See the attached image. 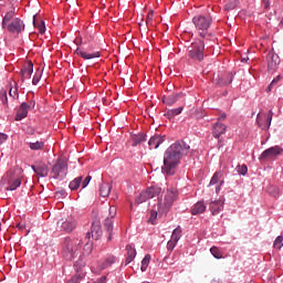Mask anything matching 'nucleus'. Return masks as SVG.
Listing matches in <instances>:
<instances>
[{"mask_svg": "<svg viewBox=\"0 0 283 283\" xmlns=\"http://www.w3.org/2000/svg\"><path fill=\"white\" fill-rule=\"evenodd\" d=\"M190 151V146L185 142H177L172 144L164 155V166L161 167L163 172L167 176H174L180 160L184 156H187Z\"/></svg>", "mask_w": 283, "mask_h": 283, "instance_id": "1", "label": "nucleus"}, {"mask_svg": "<svg viewBox=\"0 0 283 283\" xmlns=\"http://www.w3.org/2000/svg\"><path fill=\"white\" fill-rule=\"evenodd\" d=\"M82 244L83 242H82V239L80 238H74V239L66 238L64 240L63 250H62L63 256L67 261L73 260L75 256L78 255Z\"/></svg>", "mask_w": 283, "mask_h": 283, "instance_id": "2", "label": "nucleus"}, {"mask_svg": "<svg viewBox=\"0 0 283 283\" xmlns=\"http://www.w3.org/2000/svg\"><path fill=\"white\" fill-rule=\"evenodd\" d=\"M178 198V191L175 188H168L164 191V198H158V212L164 214L169 211V209L172 207L174 202Z\"/></svg>", "mask_w": 283, "mask_h": 283, "instance_id": "3", "label": "nucleus"}, {"mask_svg": "<svg viewBox=\"0 0 283 283\" xmlns=\"http://www.w3.org/2000/svg\"><path fill=\"white\" fill-rule=\"evenodd\" d=\"M192 23L202 39L210 36L209 29L212 24V18L210 15H196L192 18Z\"/></svg>", "mask_w": 283, "mask_h": 283, "instance_id": "4", "label": "nucleus"}, {"mask_svg": "<svg viewBox=\"0 0 283 283\" xmlns=\"http://www.w3.org/2000/svg\"><path fill=\"white\" fill-rule=\"evenodd\" d=\"M21 172L22 171L20 169L9 170L7 171V175L2 177V180H4V182H7V185L9 186L7 188V191H15L18 188L21 187V182H22Z\"/></svg>", "mask_w": 283, "mask_h": 283, "instance_id": "5", "label": "nucleus"}, {"mask_svg": "<svg viewBox=\"0 0 283 283\" xmlns=\"http://www.w3.org/2000/svg\"><path fill=\"white\" fill-rule=\"evenodd\" d=\"M189 57L201 62L205 59V42L202 40H196V42H192L190 49H189Z\"/></svg>", "mask_w": 283, "mask_h": 283, "instance_id": "6", "label": "nucleus"}, {"mask_svg": "<svg viewBox=\"0 0 283 283\" xmlns=\"http://www.w3.org/2000/svg\"><path fill=\"white\" fill-rule=\"evenodd\" d=\"M160 192H161L160 187H157V186L149 187L139 193V197L135 199V202L137 205H142L143 202H146L147 200L154 199L155 197L159 196Z\"/></svg>", "mask_w": 283, "mask_h": 283, "instance_id": "7", "label": "nucleus"}, {"mask_svg": "<svg viewBox=\"0 0 283 283\" xmlns=\"http://www.w3.org/2000/svg\"><path fill=\"white\" fill-rule=\"evenodd\" d=\"M117 216V208L115 206H109L108 216L104 220V227L108 232L107 241H112L114 232V218Z\"/></svg>", "mask_w": 283, "mask_h": 283, "instance_id": "8", "label": "nucleus"}, {"mask_svg": "<svg viewBox=\"0 0 283 283\" xmlns=\"http://www.w3.org/2000/svg\"><path fill=\"white\" fill-rule=\"evenodd\" d=\"M51 176L56 180H63L67 176V163L59 159L52 168Z\"/></svg>", "mask_w": 283, "mask_h": 283, "instance_id": "9", "label": "nucleus"}, {"mask_svg": "<svg viewBox=\"0 0 283 283\" xmlns=\"http://www.w3.org/2000/svg\"><path fill=\"white\" fill-rule=\"evenodd\" d=\"M24 30L25 24L20 18L12 19L9 25H7V31H9V33L19 34Z\"/></svg>", "mask_w": 283, "mask_h": 283, "instance_id": "10", "label": "nucleus"}, {"mask_svg": "<svg viewBox=\"0 0 283 283\" xmlns=\"http://www.w3.org/2000/svg\"><path fill=\"white\" fill-rule=\"evenodd\" d=\"M57 227L61 229V231L71 233L76 228V221L75 219H72V217H67V219H61L57 221Z\"/></svg>", "mask_w": 283, "mask_h": 283, "instance_id": "11", "label": "nucleus"}, {"mask_svg": "<svg viewBox=\"0 0 283 283\" xmlns=\"http://www.w3.org/2000/svg\"><path fill=\"white\" fill-rule=\"evenodd\" d=\"M272 118H273V111L268 112V115L258 114L256 123L259 124L260 128H262L263 130H268L271 126Z\"/></svg>", "mask_w": 283, "mask_h": 283, "instance_id": "12", "label": "nucleus"}, {"mask_svg": "<svg viewBox=\"0 0 283 283\" xmlns=\"http://www.w3.org/2000/svg\"><path fill=\"white\" fill-rule=\"evenodd\" d=\"M223 176L222 171H216L210 179L209 186H216V193H220L221 187L224 185Z\"/></svg>", "mask_w": 283, "mask_h": 283, "instance_id": "13", "label": "nucleus"}, {"mask_svg": "<svg viewBox=\"0 0 283 283\" xmlns=\"http://www.w3.org/2000/svg\"><path fill=\"white\" fill-rule=\"evenodd\" d=\"M103 235V230L99 221H93V226H91V232L87 233L86 238H93L95 240H99Z\"/></svg>", "mask_w": 283, "mask_h": 283, "instance_id": "14", "label": "nucleus"}, {"mask_svg": "<svg viewBox=\"0 0 283 283\" xmlns=\"http://www.w3.org/2000/svg\"><path fill=\"white\" fill-rule=\"evenodd\" d=\"M281 63V59L277 54L270 52L268 53V70L274 72L277 70Z\"/></svg>", "mask_w": 283, "mask_h": 283, "instance_id": "15", "label": "nucleus"}, {"mask_svg": "<svg viewBox=\"0 0 283 283\" xmlns=\"http://www.w3.org/2000/svg\"><path fill=\"white\" fill-rule=\"evenodd\" d=\"M31 168L36 174V176H40V178H48V175L50 174V168L45 164H36L32 165Z\"/></svg>", "mask_w": 283, "mask_h": 283, "instance_id": "16", "label": "nucleus"}, {"mask_svg": "<svg viewBox=\"0 0 283 283\" xmlns=\"http://www.w3.org/2000/svg\"><path fill=\"white\" fill-rule=\"evenodd\" d=\"M34 72V64L32 62L27 63L20 71L21 81L24 82L28 78H31Z\"/></svg>", "mask_w": 283, "mask_h": 283, "instance_id": "17", "label": "nucleus"}, {"mask_svg": "<svg viewBox=\"0 0 283 283\" xmlns=\"http://www.w3.org/2000/svg\"><path fill=\"white\" fill-rule=\"evenodd\" d=\"M75 54L80 55L84 60H93L101 57L99 52H92L91 49L83 51V49H76Z\"/></svg>", "mask_w": 283, "mask_h": 283, "instance_id": "18", "label": "nucleus"}, {"mask_svg": "<svg viewBox=\"0 0 283 283\" xmlns=\"http://www.w3.org/2000/svg\"><path fill=\"white\" fill-rule=\"evenodd\" d=\"M29 109H30V106L28 103H21V105L17 112V115L14 117V120L21 122L22 119L27 118L28 114H29Z\"/></svg>", "mask_w": 283, "mask_h": 283, "instance_id": "19", "label": "nucleus"}, {"mask_svg": "<svg viewBox=\"0 0 283 283\" xmlns=\"http://www.w3.org/2000/svg\"><path fill=\"white\" fill-rule=\"evenodd\" d=\"M166 140V135H154L148 142L150 149H157Z\"/></svg>", "mask_w": 283, "mask_h": 283, "instance_id": "20", "label": "nucleus"}, {"mask_svg": "<svg viewBox=\"0 0 283 283\" xmlns=\"http://www.w3.org/2000/svg\"><path fill=\"white\" fill-rule=\"evenodd\" d=\"M283 153V148L275 146L272 148H268L261 156L262 159L272 158L281 155Z\"/></svg>", "mask_w": 283, "mask_h": 283, "instance_id": "21", "label": "nucleus"}, {"mask_svg": "<svg viewBox=\"0 0 283 283\" xmlns=\"http://www.w3.org/2000/svg\"><path fill=\"white\" fill-rule=\"evenodd\" d=\"M207 210V206L205 205L203 201H198L196 202L192 207H191V210H190V213L192 216H199V214H202L205 213Z\"/></svg>", "mask_w": 283, "mask_h": 283, "instance_id": "22", "label": "nucleus"}, {"mask_svg": "<svg viewBox=\"0 0 283 283\" xmlns=\"http://www.w3.org/2000/svg\"><path fill=\"white\" fill-rule=\"evenodd\" d=\"M224 208V200H216L210 203V211L212 216H218Z\"/></svg>", "mask_w": 283, "mask_h": 283, "instance_id": "23", "label": "nucleus"}, {"mask_svg": "<svg viewBox=\"0 0 283 283\" xmlns=\"http://www.w3.org/2000/svg\"><path fill=\"white\" fill-rule=\"evenodd\" d=\"M224 133H227V125L222 123H216L213 125L212 135L214 138H220Z\"/></svg>", "mask_w": 283, "mask_h": 283, "instance_id": "24", "label": "nucleus"}, {"mask_svg": "<svg viewBox=\"0 0 283 283\" xmlns=\"http://www.w3.org/2000/svg\"><path fill=\"white\" fill-rule=\"evenodd\" d=\"M112 185L108 182H104L99 186V196L102 198H107L111 195Z\"/></svg>", "mask_w": 283, "mask_h": 283, "instance_id": "25", "label": "nucleus"}, {"mask_svg": "<svg viewBox=\"0 0 283 283\" xmlns=\"http://www.w3.org/2000/svg\"><path fill=\"white\" fill-rule=\"evenodd\" d=\"M116 258L114 255L107 256L103 263L98 265L99 271H104V269H108L112 264H115Z\"/></svg>", "mask_w": 283, "mask_h": 283, "instance_id": "26", "label": "nucleus"}, {"mask_svg": "<svg viewBox=\"0 0 283 283\" xmlns=\"http://www.w3.org/2000/svg\"><path fill=\"white\" fill-rule=\"evenodd\" d=\"M33 27L38 29L41 34H44L46 32L45 22L43 20L38 22L35 15H33Z\"/></svg>", "mask_w": 283, "mask_h": 283, "instance_id": "27", "label": "nucleus"}, {"mask_svg": "<svg viewBox=\"0 0 283 283\" xmlns=\"http://www.w3.org/2000/svg\"><path fill=\"white\" fill-rule=\"evenodd\" d=\"M127 250V258H126V264H130L136 259V249L128 245L126 247Z\"/></svg>", "mask_w": 283, "mask_h": 283, "instance_id": "28", "label": "nucleus"}, {"mask_svg": "<svg viewBox=\"0 0 283 283\" xmlns=\"http://www.w3.org/2000/svg\"><path fill=\"white\" fill-rule=\"evenodd\" d=\"M132 140H133V146L136 147L143 144L144 142H146V135H144V133H139L138 135H133Z\"/></svg>", "mask_w": 283, "mask_h": 283, "instance_id": "29", "label": "nucleus"}, {"mask_svg": "<svg viewBox=\"0 0 283 283\" xmlns=\"http://www.w3.org/2000/svg\"><path fill=\"white\" fill-rule=\"evenodd\" d=\"M177 101H178V94H175V93H172L168 96H164V98H163V102L169 106H172L174 104H176Z\"/></svg>", "mask_w": 283, "mask_h": 283, "instance_id": "30", "label": "nucleus"}, {"mask_svg": "<svg viewBox=\"0 0 283 283\" xmlns=\"http://www.w3.org/2000/svg\"><path fill=\"white\" fill-rule=\"evenodd\" d=\"M15 11L10 10L4 17L2 18V29H6L8 27V23L14 18Z\"/></svg>", "mask_w": 283, "mask_h": 283, "instance_id": "31", "label": "nucleus"}, {"mask_svg": "<svg viewBox=\"0 0 283 283\" xmlns=\"http://www.w3.org/2000/svg\"><path fill=\"white\" fill-rule=\"evenodd\" d=\"M82 180H83V177H77V178L73 179V180L70 182V185H69L70 189H71L72 191L78 190L80 187H81Z\"/></svg>", "mask_w": 283, "mask_h": 283, "instance_id": "32", "label": "nucleus"}, {"mask_svg": "<svg viewBox=\"0 0 283 283\" xmlns=\"http://www.w3.org/2000/svg\"><path fill=\"white\" fill-rule=\"evenodd\" d=\"M45 144L43 142H34V143H29V148L31 150H42L44 149Z\"/></svg>", "mask_w": 283, "mask_h": 283, "instance_id": "33", "label": "nucleus"}, {"mask_svg": "<svg viewBox=\"0 0 283 283\" xmlns=\"http://www.w3.org/2000/svg\"><path fill=\"white\" fill-rule=\"evenodd\" d=\"M182 111H184L182 106L174 108V109H169L167 112V116H168V118H174V117L180 115L182 113Z\"/></svg>", "mask_w": 283, "mask_h": 283, "instance_id": "34", "label": "nucleus"}, {"mask_svg": "<svg viewBox=\"0 0 283 283\" xmlns=\"http://www.w3.org/2000/svg\"><path fill=\"white\" fill-rule=\"evenodd\" d=\"M84 266H85V262L82 259L77 260L76 263L74 264L76 274H81V273L84 274V272L82 270V269H84Z\"/></svg>", "mask_w": 283, "mask_h": 283, "instance_id": "35", "label": "nucleus"}, {"mask_svg": "<svg viewBox=\"0 0 283 283\" xmlns=\"http://www.w3.org/2000/svg\"><path fill=\"white\" fill-rule=\"evenodd\" d=\"M182 237V230L180 228V226L172 232V235H171V240L177 242L181 239Z\"/></svg>", "mask_w": 283, "mask_h": 283, "instance_id": "36", "label": "nucleus"}, {"mask_svg": "<svg viewBox=\"0 0 283 283\" xmlns=\"http://www.w3.org/2000/svg\"><path fill=\"white\" fill-rule=\"evenodd\" d=\"M151 256L149 254H146L145 258L142 261V266L140 270L143 271V273L146 271L149 262H150Z\"/></svg>", "mask_w": 283, "mask_h": 283, "instance_id": "37", "label": "nucleus"}, {"mask_svg": "<svg viewBox=\"0 0 283 283\" xmlns=\"http://www.w3.org/2000/svg\"><path fill=\"white\" fill-rule=\"evenodd\" d=\"M84 276H85V273H76V275L70 279L67 283H78Z\"/></svg>", "mask_w": 283, "mask_h": 283, "instance_id": "38", "label": "nucleus"}, {"mask_svg": "<svg viewBox=\"0 0 283 283\" xmlns=\"http://www.w3.org/2000/svg\"><path fill=\"white\" fill-rule=\"evenodd\" d=\"M210 252H211V254H212L216 259H222V252L220 251L219 248L212 247V248L210 249Z\"/></svg>", "mask_w": 283, "mask_h": 283, "instance_id": "39", "label": "nucleus"}, {"mask_svg": "<svg viewBox=\"0 0 283 283\" xmlns=\"http://www.w3.org/2000/svg\"><path fill=\"white\" fill-rule=\"evenodd\" d=\"M282 247H283V237H282V235H279V237L274 240V242H273V248L280 250V249H282Z\"/></svg>", "mask_w": 283, "mask_h": 283, "instance_id": "40", "label": "nucleus"}, {"mask_svg": "<svg viewBox=\"0 0 283 283\" xmlns=\"http://www.w3.org/2000/svg\"><path fill=\"white\" fill-rule=\"evenodd\" d=\"M268 192L270 193V196H272L273 198L279 197L280 193V189L275 186H272L268 189Z\"/></svg>", "mask_w": 283, "mask_h": 283, "instance_id": "41", "label": "nucleus"}, {"mask_svg": "<svg viewBox=\"0 0 283 283\" xmlns=\"http://www.w3.org/2000/svg\"><path fill=\"white\" fill-rule=\"evenodd\" d=\"M281 81V75L276 76L272 80V83H270V86H268V92H272L273 87L276 86V84Z\"/></svg>", "mask_w": 283, "mask_h": 283, "instance_id": "42", "label": "nucleus"}, {"mask_svg": "<svg viewBox=\"0 0 283 283\" xmlns=\"http://www.w3.org/2000/svg\"><path fill=\"white\" fill-rule=\"evenodd\" d=\"M235 169L241 176H245L248 172V167L245 165L238 166Z\"/></svg>", "mask_w": 283, "mask_h": 283, "instance_id": "43", "label": "nucleus"}, {"mask_svg": "<svg viewBox=\"0 0 283 283\" xmlns=\"http://www.w3.org/2000/svg\"><path fill=\"white\" fill-rule=\"evenodd\" d=\"M93 251V244L87 242L84 247V254L90 255Z\"/></svg>", "mask_w": 283, "mask_h": 283, "instance_id": "44", "label": "nucleus"}, {"mask_svg": "<svg viewBox=\"0 0 283 283\" xmlns=\"http://www.w3.org/2000/svg\"><path fill=\"white\" fill-rule=\"evenodd\" d=\"M157 214H158L157 210H151V211H150L149 222H150L151 224H155V220L157 219Z\"/></svg>", "mask_w": 283, "mask_h": 283, "instance_id": "45", "label": "nucleus"}, {"mask_svg": "<svg viewBox=\"0 0 283 283\" xmlns=\"http://www.w3.org/2000/svg\"><path fill=\"white\" fill-rule=\"evenodd\" d=\"M177 243H178L177 241L170 239L169 242H168V244H167V249H168L169 251H172V250L176 248Z\"/></svg>", "mask_w": 283, "mask_h": 283, "instance_id": "46", "label": "nucleus"}, {"mask_svg": "<svg viewBox=\"0 0 283 283\" xmlns=\"http://www.w3.org/2000/svg\"><path fill=\"white\" fill-rule=\"evenodd\" d=\"M66 196H67V193L64 189H61V190L55 192V197L59 198V199L65 198Z\"/></svg>", "mask_w": 283, "mask_h": 283, "instance_id": "47", "label": "nucleus"}, {"mask_svg": "<svg viewBox=\"0 0 283 283\" xmlns=\"http://www.w3.org/2000/svg\"><path fill=\"white\" fill-rule=\"evenodd\" d=\"M9 136L6 133H0V146L8 140Z\"/></svg>", "mask_w": 283, "mask_h": 283, "instance_id": "48", "label": "nucleus"}, {"mask_svg": "<svg viewBox=\"0 0 283 283\" xmlns=\"http://www.w3.org/2000/svg\"><path fill=\"white\" fill-rule=\"evenodd\" d=\"M153 19H154V12L149 11L146 18V24L148 25L153 21Z\"/></svg>", "mask_w": 283, "mask_h": 283, "instance_id": "49", "label": "nucleus"}, {"mask_svg": "<svg viewBox=\"0 0 283 283\" xmlns=\"http://www.w3.org/2000/svg\"><path fill=\"white\" fill-rule=\"evenodd\" d=\"M91 180H92V177H91V176H87V177L85 178V180H84L83 184H82L83 189L87 188V186L90 185Z\"/></svg>", "mask_w": 283, "mask_h": 283, "instance_id": "50", "label": "nucleus"}, {"mask_svg": "<svg viewBox=\"0 0 283 283\" xmlns=\"http://www.w3.org/2000/svg\"><path fill=\"white\" fill-rule=\"evenodd\" d=\"M41 80V75L35 74L32 78V84L38 85Z\"/></svg>", "mask_w": 283, "mask_h": 283, "instance_id": "51", "label": "nucleus"}, {"mask_svg": "<svg viewBox=\"0 0 283 283\" xmlns=\"http://www.w3.org/2000/svg\"><path fill=\"white\" fill-rule=\"evenodd\" d=\"M9 96L12 97V98H14L15 96H19L18 90L10 88L9 90Z\"/></svg>", "mask_w": 283, "mask_h": 283, "instance_id": "52", "label": "nucleus"}, {"mask_svg": "<svg viewBox=\"0 0 283 283\" xmlns=\"http://www.w3.org/2000/svg\"><path fill=\"white\" fill-rule=\"evenodd\" d=\"M233 80V75L229 74L228 75V81L221 82V85H229Z\"/></svg>", "mask_w": 283, "mask_h": 283, "instance_id": "53", "label": "nucleus"}, {"mask_svg": "<svg viewBox=\"0 0 283 283\" xmlns=\"http://www.w3.org/2000/svg\"><path fill=\"white\" fill-rule=\"evenodd\" d=\"M235 6H237V2H234V3H228V4H226V9H227L228 11H231V10H233V9L235 8Z\"/></svg>", "mask_w": 283, "mask_h": 283, "instance_id": "54", "label": "nucleus"}, {"mask_svg": "<svg viewBox=\"0 0 283 283\" xmlns=\"http://www.w3.org/2000/svg\"><path fill=\"white\" fill-rule=\"evenodd\" d=\"M74 43L80 46L83 44V38L82 36H77L75 40H74Z\"/></svg>", "mask_w": 283, "mask_h": 283, "instance_id": "55", "label": "nucleus"}, {"mask_svg": "<svg viewBox=\"0 0 283 283\" xmlns=\"http://www.w3.org/2000/svg\"><path fill=\"white\" fill-rule=\"evenodd\" d=\"M1 101H2V104H7V103H8V95H7V92H4V93L2 94Z\"/></svg>", "mask_w": 283, "mask_h": 283, "instance_id": "56", "label": "nucleus"}, {"mask_svg": "<svg viewBox=\"0 0 283 283\" xmlns=\"http://www.w3.org/2000/svg\"><path fill=\"white\" fill-rule=\"evenodd\" d=\"M106 281H107V276H101V277L97 280L98 283H106Z\"/></svg>", "mask_w": 283, "mask_h": 283, "instance_id": "57", "label": "nucleus"}, {"mask_svg": "<svg viewBox=\"0 0 283 283\" xmlns=\"http://www.w3.org/2000/svg\"><path fill=\"white\" fill-rule=\"evenodd\" d=\"M211 283H222V280L219 277H216L211 281Z\"/></svg>", "mask_w": 283, "mask_h": 283, "instance_id": "58", "label": "nucleus"}, {"mask_svg": "<svg viewBox=\"0 0 283 283\" xmlns=\"http://www.w3.org/2000/svg\"><path fill=\"white\" fill-rule=\"evenodd\" d=\"M29 108H34L35 107V102L34 101H31L29 104H28Z\"/></svg>", "mask_w": 283, "mask_h": 283, "instance_id": "59", "label": "nucleus"}, {"mask_svg": "<svg viewBox=\"0 0 283 283\" xmlns=\"http://www.w3.org/2000/svg\"><path fill=\"white\" fill-rule=\"evenodd\" d=\"M17 228L20 230H23V229H25V226H24V223H18Z\"/></svg>", "mask_w": 283, "mask_h": 283, "instance_id": "60", "label": "nucleus"}, {"mask_svg": "<svg viewBox=\"0 0 283 283\" xmlns=\"http://www.w3.org/2000/svg\"><path fill=\"white\" fill-rule=\"evenodd\" d=\"M224 119H227V114L222 113L221 116L219 117V120H224Z\"/></svg>", "mask_w": 283, "mask_h": 283, "instance_id": "61", "label": "nucleus"}, {"mask_svg": "<svg viewBox=\"0 0 283 283\" xmlns=\"http://www.w3.org/2000/svg\"><path fill=\"white\" fill-rule=\"evenodd\" d=\"M263 3L265 4V9H269V8H270L269 0H263Z\"/></svg>", "mask_w": 283, "mask_h": 283, "instance_id": "62", "label": "nucleus"}, {"mask_svg": "<svg viewBox=\"0 0 283 283\" xmlns=\"http://www.w3.org/2000/svg\"><path fill=\"white\" fill-rule=\"evenodd\" d=\"M248 61H249L248 57H242V59H241V62H243V63H247Z\"/></svg>", "mask_w": 283, "mask_h": 283, "instance_id": "63", "label": "nucleus"}, {"mask_svg": "<svg viewBox=\"0 0 283 283\" xmlns=\"http://www.w3.org/2000/svg\"><path fill=\"white\" fill-rule=\"evenodd\" d=\"M280 24L283 27V18H282V20H281Z\"/></svg>", "mask_w": 283, "mask_h": 283, "instance_id": "64", "label": "nucleus"}]
</instances>
